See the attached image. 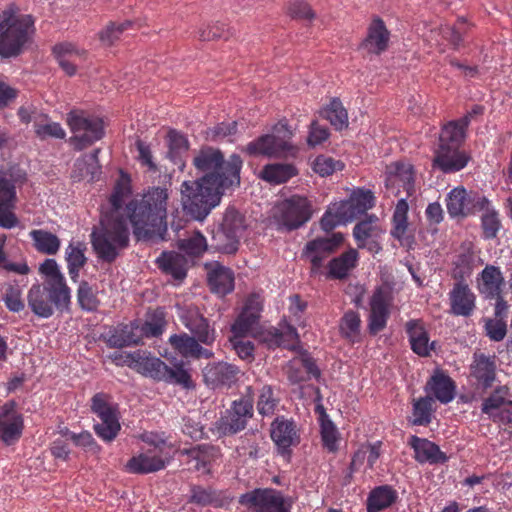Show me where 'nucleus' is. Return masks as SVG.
Instances as JSON below:
<instances>
[{"label": "nucleus", "mask_w": 512, "mask_h": 512, "mask_svg": "<svg viewBox=\"0 0 512 512\" xmlns=\"http://www.w3.org/2000/svg\"><path fill=\"white\" fill-rule=\"evenodd\" d=\"M396 499L395 491L388 486L375 488L368 498L367 512H379L389 507Z\"/></svg>", "instance_id": "49530a36"}, {"label": "nucleus", "mask_w": 512, "mask_h": 512, "mask_svg": "<svg viewBox=\"0 0 512 512\" xmlns=\"http://www.w3.org/2000/svg\"><path fill=\"white\" fill-rule=\"evenodd\" d=\"M35 125L34 131L38 138L46 139L48 137L64 139L66 136L65 130L61 127L59 123L49 122L48 118H40L34 117Z\"/></svg>", "instance_id": "864d4df0"}, {"label": "nucleus", "mask_w": 512, "mask_h": 512, "mask_svg": "<svg viewBox=\"0 0 512 512\" xmlns=\"http://www.w3.org/2000/svg\"><path fill=\"white\" fill-rule=\"evenodd\" d=\"M206 267L208 283L214 293L224 296L234 289V275L229 268L218 262L210 263Z\"/></svg>", "instance_id": "bb28decb"}, {"label": "nucleus", "mask_w": 512, "mask_h": 512, "mask_svg": "<svg viewBox=\"0 0 512 512\" xmlns=\"http://www.w3.org/2000/svg\"><path fill=\"white\" fill-rule=\"evenodd\" d=\"M167 202V189L157 187L126 205L124 211L137 240L163 239L167 230Z\"/></svg>", "instance_id": "f03ea898"}, {"label": "nucleus", "mask_w": 512, "mask_h": 512, "mask_svg": "<svg viewBox=\"0 0 512 512\" xmlns=\"http://www.w3.org/2000/svg\"><path fill=\"white\" fill-rule=\"evenodd\" d=\"M320 114L337 130H342L348 126L347 111L338 99H333L326 108L320 111Z\"/></svg>", "instance_id": "09e8293b"}, {"label": "nucleus", "mask_w": 512, "mask_h": 512, "mask_svg": "<svg viewBox=\"0 0 512 512\" xmlns=\"http://www.w3.org/2000/svg\"><path fill=\"white\" fill-rule=\"evenodd\" d=\"M461 142V130L453 125H446L439 137V146L435 152L434 165L446 173L464 168L468 162V157L458 150Z\"/></svg>", "instance_id": "423d86ee"}, {"label": "nucleus", "mask_w": 512, "mask_h": 512, "mask_svg": "<svg viewBox=\"0 0 512 512\" xmlns=\"http://www.w3.org/2000/svg\"><path fill=\"white\" fill-rule=\"evenodd\" d=\"M389 31L384 22L377 18L374 19L368 29L366 39L363 41V47L370 53L380 54L388 47Z\"/></svg>", "instance_id": "7c9ffc66"}, {"label": "nucleus", "mask_w": 512, "mask_h": 512, "mask_svg": "<svg viewBox=\"0 0 512 512\" xmlns=\"http://www.w3.org/2000/svg\"><path fill=\"white\" fill-rule=\"evenodd\" d=\"M191 501L202 506L212 505L218 503L219 496L211 488L197 486L192 489Z\"/></svg>", "instance_id": "69168bd1"}, {"label": "nucleus", "mask_w": 512, "mask_h": 512, "mask_svg": "<svg viewBox=\"0 0 512 512\" xmlns=\"http://www.w3.org/2000/svg\"><path fill=\"white\" fill-rule=\"evenodd\" d=\"M193 165L201 177L183 182L182 203L195 218L203 219L220 203L225 189L240 184L242 160L233 154L225 161L220 150L204 147L195 154Z\"/></svg>", "instance_id": "f257e3e1"}, {"label": "nucleus", "mask_w": 512, "mask_h": 512, "mask_svg": "<svg viewBox=\"0 0 512 512\" xmlns=\"http://www.w3.org/2000/svg\"><path fill=\"white\" fill-rule=\"evenodd\" d=\"M358 252L356 249H349L340 256L329 262L328 276L335 279L345 278L356 266Z\"/></svg>", "instance_id": "58836bf2"}, {"label": "nucleus", "mask_w": 512, "mask_h": 512, "mask_svg": "<svg viewBox=\"0 0 512 512\" xmlns=\"http://www.w3.org/2000/svg\"><path fill=\"white\" fill-rule=\"evenodd\" d=\"M508 388L500 387L494 391L482 404V412L487 414L494 421L510 422L512 414L508 410V406L512 401L507 399Z\"/></svg>", "instance_id": "b1692460"}, {"label": "nucleus", "mask_w": 512, "mask_h": 512, "mask_svg": "<svg viewBox=\"0 0 512 512\" xmlns=\"http://www.w3.org/2000/svg\"><path fill=\"white\" fill-rule=\"evenodd\" d=\"M432 402L433 398L427 396L425 398H420L414 403L413 423L415 425H423L428 424L430 422Z\"/></svg>", "instance_id": "bf43d9fd"}, {"label": "nucleus", "mask_w": 512, "mask_h": 512, "mask_svg": "<svg viewBox=\"0 0 512 512\" xmlns=\"http://www.w3.org/2000/svg\"><path fill=\"white\" fill-rule=\"evenodd\" d=\"M410 444L415 452V459L420 463L428 462L430 464L444 463L447 460L446 455L433 442L412 436Z\"/></svg>", "instance_id": "c756f323"}, {"label": "nucleus", "mask_w": 512, "mask_h": 512, "mask_svg": "<svg viewBox=\"0 0 512 512\" xmlns=\"http://www.w3.org/2000/svg\"><path fill=\"white\" fill-rule=\"evenodd\" d=\"M286 374L293 384L308 380L311 376L319 377L320 371L313 361L307 357L295 358L286 366Z\"/></svg>", "instance_id": "473e14b6"}, {"label": "nucleus", "mask_w": 512, "mask_h": 512, "mask_svg": "<svg viewBox=\"0 0 512 512\" xmlns=\"http://www.w3.org/2000/svg\"><path fill=\"white\" fill-rule=\"evenodd\" d=\"M382 230L378 225V218L374 215L368 216L363 221L355 225L353 236L359 248H367L371 252L377 253L380 246L377 239Z\"/></svg>", "instance_id": "4be33fe9"}, {"label": "nucleus", "mask_w": 512, "mask_h": 512, "mask_svg": "<svg viewBox=\"0 0 512 512\" xmlns=\"http://www.w3.org/2000/svg\"><path fill=\"white\" fill-rule=\"evenodd\" d=\"M131 194L130 178L121 173L119 180L117 181L114 191L110 197L111 210L108 214H116L117 217L123 218L122 215V203Z\"/></svg>", "instance_id": "a18cd8bd"}, {"label": "nucleus", "mask_w": 512, "mask_h": 512, "mask_svg": "<svg viewBox=\"0 0 512 512\" xmlns=\"http://www.w3.org/2000/svg\"><path fill=\"white\" fill-rule=\"evenodd\" d=\"M158 266L166 274H170L176 281L181 282L187 275L188 260L177 252H164L157 259Z\"/></svg>", "instance_id": "2f4dec72"}, {"label": "nucleus", "mask_w": 512, "mask_h": 512, "mask_svg": "<svg viewBox=\"0 0 512 512\" xmlns=\"http://www.w3.org/2000/svg\"><path fill=\"white\" fill-rule=\"evenodd\" d=\"M86 247L83 243H70L65 251L66 261L68 263V272L73 281H77L80 269L86 263Z\"/></svg>", "instance_id": "c03bdc74"}, {"label": "nucleus", "mask_w": 512, "mask_h": 512, "mask_svg": "<svg viewBox=\"0 0 512 512\" xmlns=\"http://www.w3.org/2000/svg\"><path fill=\"white\" fill-rule=\"evenodd\" d=\"M187 453L195 461L194 467L204 472H208L207 466L220 456L219 449L210 445H199Z\"/></svg>", "instance_id": "de8ad7c7"}, {"label": "nucleus", "mask_w": 512, "mask_h": 512, "mask_svg": "<svg viewBox=\"0 0 512 512\" xmlns=\"http://www.w3.org/2000/svg\"><path fill=\"white\" fill-rule=\"evenodd\" d=\"M451 311L455 315L469 316L475 308V296L464 283L455 284L450 292Z\"/></svg>", "instance_id": "c85d7f7f"}, {"label": "nucleus", "mask_w": 512, "mask_h": 512, "mask_svg": "<svg viewBox=\"0 0 512 512\" xmlns=\"http://www.w3.org/2000/svg\"><path fill=\"white\" fill-rule=\"evenodd\" d=\"M407 211L406 199L400 198L393 215L394 227L392 230V235L398 239L405 234L407 229Z\"/></svg>", "instance_id": "4d7b16f0"}, {"label": "nucleus", "mask_w": 512, "mask_h": 512, "mask_svg": "<svg viewBox=\"0 0 512 512\" xmlns=\"http://www.w3.org/2000/svg\"><path fill=\"white\" fill-rule=\"evenodd\" d=\"M487 204L484 196L468 193L464 188H455L448 195L447 210L452 217H464L483 210Z\"/></svg>", "instance_id": "dca6fc26"}, {"label": "nucleus", "mask_w": 512, "mask_h": 512, "mask_svg": "<svg viewBox=\"0 0 512 512\" xmlns=\"http://www.w3.org/2000/svg\"><path fill=\"white\" fill-rule=\"evenodd\" d=\"M317 411L319 412L320 433L323 446L329 452H336L340 440L339 432L333 422L328 419L322 406H318Z\"/></svg>", "instance_id": "79ce46f5"}, {"label": "nucleus", "mask_w": 512, "mask_h": 512, "mask_svg": "<svg viewBox=\"0 0 512 512\" xmlns=\"http://www.w3.org/2000/svg\"><path fill=\"white\" fill-rule=\"evenodd\" d=\"M59 433L61 436L71 439L77 446L94 452L98 451V446L89 432L75 434L70 432L67 428H63Z\"/></svg>", "instance_id": "0e129e2a"}, {"label": "nucleus", "mask_w": 512, "mask_h": 512, "mask_svg": "<svg viewBox=\"0 0 512 512\" xmlns=\"http://www.w3.org/2000/svg\"><path fill=\"white\" fill-rule=\"evenodd\" d=\"M92 411L101 419L94 425L96 434L104 441H112L120 431V424L115 411L108 405L104 394H96L92 398Z\"/></svg>", "instance_id": "4468645a"}, {"label": "nucleus", "mask_w": 512, "mask_h": 512, "mask_svg": "<svg viewBox=\"0 0 512 512\" xmlns=\"http://www.w3.org/2000/svg\"><path fill=\"white\" fill-rule=\"evenodd\" d=\"M428 393L441 403H449L453 400L455 395V385L452 379L445 375L443 372H436L426 385Z\"/></svg>", "instance_id": "72a5a7b5"}, {"label": "nucleus", "mask_w": 512, "mask_h": 512, "mask_svg": "<svg viewBox=\"0 0 512 512\" xmlns=\"http://www.w3.org/2000/svg\"><path fill=\"white\" fill-rule=\"evenodd\" d=\"M389 316V299L387 293L378 288L370 300L368 328L372 334H377L386 326Z\"/></svg>", "instance_id": "393cba45"}, {"label": "nucleus", "mask_w": 512, "mask_h": 512, "mask_svg": "<svg viewBox=\"0 0 512 512\" xmlns=\"http://www.w3.org/2000/svg\"><path fill=\"white\" fill-rule=\"evenodd\" d=\"M240 370L227 362L208 364L203 370V377L207 385L212 388L231 386L238 380Z\"/></svg>", "instance_id": "5701e85b"}, {"label": "nucleus", "mask_w": 512, "mask_h": 512, "mask_svg": "<svg viewBox=\"0 0 512 512\" xmlns=\"http://www.w3.org/2000/svg\"><path fill=\"white\" fill-rule=\"evenodd\" d=\"M385 187L387 192L394 197H400L402 192L406 197L412 196L415 193L412 165L405 162H394L387 166Z\"/></svg>", "instance_id": "ddd939ff"}, {"label": "nucleus", "mask_w": 512, "mask_h": 512, "mask_svg": "<svg viewBox=\"0 0 512 512\" xmlns=\"http://www.w3.org/2000/svg\"><path fill=\"white\" fill-rule=\"evenodd\" d=\"M343 242L341 233H334L329 237L317 238L309 241L304 250V256L311 263V272L316 274L323 265V261L333 253Z\"/></svg>", "instance_id": "a211bd4d"}, {"label": "nucleus", "mask_w": 512, "mask_h": 512, "mask_svg": "<svg viewBox=\"0 0 512 512\" xmlns=\"http://www.w3.org/2000/svg\"><path fill=\"white\" fill-rule=\"evenodd\" d=\"M292 132L285 123L277 124L273 129V134L264 135L257 140L250 142L246 147V152L250 155L265 156H286L294 153V146L290 139Z\"/></svg>", "instance_id": "1a4fd4ad"}, {"label": "nucleus", "mask_w": 512, "mask_h": 512, "mask_svg": "<svg viewBox=\"0 0 512 512\" xmlns=\"http://www.w3.org/2000/svg\"><path fill=\"white\" fill-rule=\"evenodd\" d=\"M113 359L118 364H127L140 373L157 380L165 378V373L167 372V365L146 351L138 350L126 354L116 352Z\"/></svg>", "instance_id": "f8f14e48"}, {"label": "nucleus", "mask_w": 512, "mask_h": 512, "mask_svg": "<svg viewBox=\"0 0 512 512\" xmlns=\"http://www.w3.org/2000/svg\"><path fill=\"white\" fill-rule=\"evenodd\" d=\"M53 52L59 65L69 76H73L76 73V66L83 59L85 54L84 51L76 49L70 43L56 45L53 48Z\"/></svg>", "instance_id": "f704fd0d"}, {"label": "nucleus", "mask_w": 512, "mask_h": 512, "mask_svg": "<svg viewBox=\"0 0 512 512\" xmlns=\"http://www.w3.org/2000/svg\"><path fill=\"white\" fill-rule=\"evenodd\" d=\"M29 235L37 251L47 255H55L59 251L61 241L57 235L43 229L32 230Z\"/></svg>", "instance_id": "37998d69"}, {"label": "nucleus", "mask_w": 512, "mask_h": 512, "mask_svg": "<svg viewBox=\"0 0 512 512\" xmlns=\"http://www.w3.org/2000/svg\"><path fill=\"white\" fill-rule=\"evenodd\" d=\"M360 328V315L352 310L347 311L342 317L340 323V332L342 336H344L351 342H355L359 338Z\"/></svg>", "instance_id": "603ef678"}, {"label": "nucleus", "mask_w": 512, "mask_h": 512, "mask_svg": "<svg viewBox=\"0 0 512 512\" xmlns=\"http://www.w3.org/2000/svg\"><path fill=\"white\" fill-rule=\"evenodd\" d=\"M45 276L43 285H33L27 295L28 306L39 317L48 318L54 307L64 308L70 301V289L54 259H46L39 267Z\"/></svg>", "instance_id": "7ed1b4c3"}, {"label": "nucleus", "mask_w": 512, "mask_h": 512, "mask_svg": "<svg viewBox=\"0 0 512 512\" xmlns=\"http://www.w3.org/2000/svg\"><path fill=\"white\" fill-rule=\"evenodd\" d=\"M99 151V149H96L92 153L76 160L71 174L74 180L87 179L93 181L98 176L100 173V165L98 163Z\"/></svg>", "instance_id": "e433bc0d"}, {"label": "nucleus", "mask_w": 512, "mask_h": 512, "mask_svg": "<svg viewBox=\"0 0 512 512\" xmlns=\"http://www.w3.org/2000/svg\"><path fill=\"white\" fill-rule=\"evenodd\" d=\"M374 205V196L371 191H354L348 200L332 204V210L343 224L351 222L358 216L364 214Z\"/></svg>", "instance_id": "2eb2a0df"}, {"label": "nucleus", "mask_w": 512, "mask_h": 512, "mask_svg": "<svg viewBox=\"0 0 512 512\" xmlns=\"http://www.w3.org/2000/svg\"><path fill=\"white\" fill-rule=\"evenodd\" d=\"M504 278L500 269L494 265H487L478 279V289L486 298L494 299L501 294Z\"/></svg>", "instance_id": "cd10ccee"}, {"label": "nucleus", "mask_w": 512, "mask_h": 512, "mask_svg": "<svg viewBox=\"0 0 512 512\" xmlns=\"http://www.w3.org/2000/svg\"><path fill=\"white\" fill-rule=\"evenodd\" d=\"M256 337L269 348L282 346L293 349L297 342L298 334L294 327L283 325L280 328L270 327L263 331H258Z\"/></svg>", "instance_id": "a878e982"}, {"label": "nucleus", "mask_w": 512, "mask_h": 512, "mask_svg": "<svg viewBox=\"0 0 512 512\" xmlns=\"http://www.w3.org/2000/svg\"><path fill=\"white\" fill-rule=\"evenodd\" d=\"M239 503L249 512H289V505L274 489H254L239 497Z\"/></svg>", "instance_id": "9d476101"}, {"label": "nucleus", "mask_w": 512, "mask_h": 512, "mask_svg": "<svg viewBox=\"0 0 512 512\" xmlns=\"http://www.w3.org/2000/svg\"><path fill=\"white\" fill-rule=\"evenodd\" d=\"M93 248L98 257L112 262L129 243V229L123 218L104 214L100 227L91 234Z\"/></svg>", "instance_id": "20e7f679"}, {"label": "nucleus", "mask_w": 512, "mask_h": 512, "mask_svg": "<svg viewBox=\"0 0 512 512\" xmlns=\"http://www.w3.org/2000/svg\"><path fill=\"white\" fill-rule=\"evenodd\" d=\"M198 339L189 336L187 334L172 335L170 337V343L182 356L188 358L194 356L196 348L198 346Z\"/></svg>", "instance_id": "6e6d98bb"}, {"label": "nucleus", "mask_w": 512, "mask_h": 512, "mask_svg": "<svg viewBox=\"0 0 512 512\" xmlns=\"http://www.w3.org/2000/svg\"><path fill=\"white\" fill-rule=\"evenodd\" d=\"M258 320L259 318L254 314L242 312L232 325L231 331L233 336L246 337L251 335L256 337L258 332Z\"/></svg>", "instance_id": "8fccbe9b"}, {"label": "nucleus", "mask_w": 512, "mask_h": 512, "mask_svg": "<svg viewBox=\"0 0 512 512\" xmlns=\"http://www.w3.org/2000/svg\"><path fill=\"white\" fill-rule=\"evenodd\" d=\"M140 342L141 331L138 329V323L119 326L111 331L107 338L108 345L115 348L138 345Z\"/></svg>", "instance_id": "c9c22d12"}, {"label": "nucleus", "mask_w": 512, "mask_h": 512, "mask_svg": "<svg viewBox=\"0 0 512 512\" xmlns=\"http://www.w3.org/2000/svg\"><path fill=\"white\" fill-rule=\"evenodd\" d=\"M67 124L72 132L70 143L77 150H83L104 136L103 122L88 117L82 110H72L67 115Z\"/></svg>", "instance_id": "0eeeda50"}, {"label": "nucleus", "mask_w": 512, "mask_h": 512, "mask_svg": "<svg viewBox=\"0 0 512 512\" xmlns=\"http://www.w3.org/2000/svg\"><path fill=\"white\" fill-rule=\"evenodd\" d=\"M132 25L131 21H125L120 24L110 23L100 32V40L105 45H112L120 38V35Z\"/></svg>", "instance_id": "e2e57ef3"}, {"label": "nucleus", "mask_w": 512, "mask_h": 512, "mask_svg": "<svg viewBox=\"0 0 512 512\" xmlns=\"http://www.w3.org/2000/svg\"><path fill=\"white\" fill-rule=\"evenodd\" d=\"M495 360L494 357H488L484 354H475L474 362L471 367L472 374L482 382L485 387L491 385L495 379Z\"/></svg>", "instance_id": "a19ab883"}, {"label": "nucleus", "mask_w": 512, "mask_h": 512, "mask_svg": "<svg viewBox=\"0 0 512 512\" xmlns=\"http://www.w3.org/2000/svg\"><path fill=\"white\" fill-rule=\"evenodd\" d=\"M412 350L420 355L427 356L434 343L429 344L427 332L418 321H410L406 324Z\"/></svg>", "instance_id": "ea45409f"}, {"label": "nucleus", "mask_w": 512, "mask_h": 512, "mask_svg": "<svg viewBox=\"0 0 512 512\" xmlns=\"http://www.w3.org/2000/svg\"><path fill=\"white\" fill-rule=\"evenodd\" d=\"M312 215L311 205L301 196H293L276 206L274 216L288 229H296L306 223Z\"/></svg>", "instance_id": "9b49d317"}, {"label": "nucleus", "mask_w": 512, "mask_h": 512, "mask_svg": "<svg viewBox=\"0 0 512 512\" xmlns=\"http://www.w3.org/2000/svg\"><path fill=\"white\" fill-rule=\"evenodd\" d=\"M271 438L279 448L286 449L297 441L293 422L285 419H276L272 423Z\"/></svg>", "instance_id": "4c0bfd02"}, {"label": "nucleus", "mask_w": 512, "mask_h": 512, "mask_svg": "<svg viewBox=\"0 0 512 512\" xmlns=\"http://www.w3.org/2000/svg\"><path fill=\"white\" fill-rule=\"evenodd\" d=\"M178 248L189 256H199L207 249V242L200 232H194L188 238L180 240Z\"/></svg>", "instance_id": "5fc2aeb1"}, {"label": "nucleus", "mask_w": 512, "mask_h": 512, "mask_svg": "<svg viewBox=\"0 0 512 512\" xmlns=\"http://www.w3.org/2000/svg\"><path fill=\"white\" fill-rule=\"evenodd\" d=\"M171 456L159 444L132 457L126 464L132 473H152L165 468Z\"/></svg>", "instance_id": "f3484780"}, {"label": "nucleus", "mask_w": 512, "mask_h": 512, "mask_svg": "<svg viewBox=\"0 0 512 512\" xmlns=\"http://www.w3.org/2000/svg\"><path fill=\"white\" fill-rule=\"evenodd\" d=\"M180 319L184 326L205 345L215 341V331L210 329L208 320L196 306H188L181 310Z\"/></svg>", "instance_id": "412c9836"}, {"label": "nucleus", "mask_w": 512, "mask_h": 512, "mask_svg": "<svg viewBox=\"0 0 512 512\" xmlns=\"http://www.w3.org/2000/svg\"><path fill=\"white\" fill-rule=\"evenodd\" d=\"M246 422L244 418L231 415V411H228V415L219 420L218 429L224 435H232L243 430Z\"/></svg>", "instance_id": "052dcab7"}, {"label": "nucleus", "mask_w": 512, "mask_h": 512, "mask_svg": "<svg viewBox=\"0 0 512 512\" xmlns=\"http://www.w3.org/2000/svg\"><path fill=\"white\" fill-rule=\"evenodd\" d=\"M16 202L15 183L8 172L0 173V226L12 228L17 225V218L13 213Z\"/></svg>", "instance_id": "6ab92c4d"}, {"label": "nucleus", "mask_w": 512, "mask_h": 512, "mask_svg": "<svg viewBox=\"0 0 512 512\" xmlns=\"http://www.w3.org/2000/svg\"><path fill=\"white\" fill-rule=\"evenodd\" d=\"M78 301L80 306L88 311H93L98 307L99 300L92 287L87 282H82L78 288Z\"/></svg>", "instance_id": "680f3d73"}, {"label": "nucleus", "mask_w": 512, "mask_h": 512, "mask_svg": "<svg viewBox=\"0 0 512 512\" xmlns=\"http://www.w3.org/2000/svg\"><path fill=\"white\" fill-rule=\"evenodd\" d=\"M482 211L485 212L482 216V226L484 234L487 238H493L496 236V233L500 226L498 215L494 210H491L489 208V203Z\"/></svg>", "instance_id": "774afa93"}, {"label": "nucleus", "mask_w": 512, "mask_h": 512, "mask_svg": "<svg viewBox=\"0 0 512 512\" xmlns=\"http://www.w3.org/2000/svg\"><path fill=\"white\" fill-rule=\"evenodd\" d=\"M295 173V168L290 164H270L264 167L262 177L268 182L280 184L286 182Z\"/></svg>", "instance_id": "3c124183"}, {"label": "nucleus", "mask_w": 512, "mask_h": 512, "mask_svg": "<svg viewBox=\"0 0 512 512\" xmlns=\"http://www.w3.org/2000/svg\"><path fill=\"white\" fill-rule=\"evenodd\" d=\"M276 399L273 397V392L271 387L264 386L259 395L257 409L261 415H271L273 414L276 407Z\"/></svg>", "instance_id": "338daca9"}, {"label": "nucleus", "mask_w": 512, "mask_h": 512, "mask_svg": "<svg viewBox=\"0 0 512 512\" xmlns=\"http://www.w3.org/2000/svg\"><path fill=\"white\" fill-rule=\"evenodd\" d=\"M23 428V417L15 410V403H5L0 408V439L6 445H12L21 437Z\"/></svg>", "instance_id": "aec40b11"}, {"label": "nucleus", "mask_w": 512, "mask_h": 512, "mask_svg": "<svg viewBox=\"0 0 512 512\" xmlns=\"http://www.w3.org/2000/svg\"><path fill=\"white\" fill-rule=\"evenodd\" d=\"M342 168V162L336 161L333 158L324 155L316 157L312 163L313 171L319 174L321 177L330 176L335 171L341 170Z\"/></svg>", "instance_id": "13d9d810"}, {"label": "nucleus", "mask_w": 512, "mask_h": 512, "mask_svg": "<svg viewBox=\"0 0 512 512\" xmlns=\"http://www.w3.org/2000/svg\"><path fill=\"white\" fill-rule=\"evenodd\" d=\"M246 227L245 217L234 207L227 208L213 235L216 248L227 254L235 253Z\"/></svg>", "instance_id": "6e6552de"}, {"label": "nucleus", "mask_w": 512, "mask_h": 512, "mask_svg": "<svg viewBox=\"0 0 512 512\" xmlns=\"http://www.w3.org/2000/svg\"><path fill=\"white\" fill-rule=\"evenodd\" d=\"M34 32V20L30 15L14 10L3 11L0 17V56L19 55Z\"/></svg>", "instance_id": "39448f33"}]
</instances>
